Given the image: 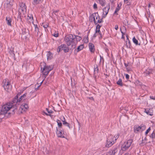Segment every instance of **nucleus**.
I'll return each instance as SVG.
<instances>
[{"label": "nucleus", "mask_w": 155, "mask_h": 155, "mask_svg": "<svg viewBox=\"0 0 155 155\" xmlns=\"http://www.w3.org/2000/svg\"><path fill=\"white\" fill-rule=\"evenodd\" d=\"M64 41L68 46L71 45L72 48H75L76 42H75L74 35L69 34L65 36Z\"/></svg>", "instance_id": "1"}, {"label": "nucleus", "mask_w": 155, "mask_h": 155, "mask_svg": "<svg viewBox=\"0 0 155 155\" xmlns=\"http://www.w3.org/2000/svg\"><path fill=\"white\" fill-rule=\"evenodd\" d=\"M54 68L53 65L47 66L45 63L44 68L41 67V70L42 74L44 75V77L45 78L49 71L52 70Z\"/></svg>", "instance_id": "2"}, {"label": "nucleus", "mask_w": 155, "mask_h": 155, "mask_svg": "<svg viewBox=\"0 0 155 155\" xmlns=\"http://www.w3.org/2000/svg\"><path fill=\"white\" fill-rule=\"evenodd\" d=\"M12 107L10 103H8L6 104L3 105L1 110L0 112V115H5L8 114V112Z\"/></svg>", "instance_id": "3"}, {"label": "nucleus", "mask_w": 155, "mask_h": 155, "mask_svg": "<svg viewBox=\"0 0 155 155\" xmlns=\"http://www.w3.org/2000/svg\"><path fill=\"white\" fill-rule=\"evenodd\" d=\"M115 136L113 137L111 134H110L109 135L108 137L107 138L106 141V147H109L111 146L115 142L114 140Z\"/></svg>", "instance_id": "4"}, {"label": "nucleus", "mask_w": 155, "mask_h": 155, "mask_svg": "<svg viewBox=\"0 0 155 155\" xmlns=\"http://www.w3.org/2000/svg\"><path fill=\"white\" fill-rule=\"evenodd\" d=\"M2 86L4 87V89L7 91L10 90L12 88L10 82L8 81L6 79L3 80L2 83Z\"/></svg>", "instance_id": "5"}, {"label": "nucleus", "mask_w": 155, "mask_h": 155, "mask_svg": "<svg viewBox=\"0 0 155 155\" xmlns=\"http://www.w3.org/2000/svg\"><path fill=\"white\" fill-rule=\"evenodd\" d=\"M28 108V104H22L20 106L18 111V113L20 114L23 113V112H25Z\"/></svg>", "instance_id": "6"}, {"label": "nucleus", "mask_w": 155, "mask_h": 155, "mask_svg": "<svg viewBox=\"0 0 155 155\" xmlns=\"http://www.w3.org/2000/svg\"><path fill=\"white\" fill-rule=\"evenodd\" d=\"M145 129V126L143 124L141 125L140 126L138 125H135L134 127V132L136 133H138L140 130L143 131Z\"/></svg>", "instance_id": "7"}, {"label": "nucleus", "mask_w": 155, "mask_h": 155, "mask_svg": "<svg viewBox=\"0 0 155 155\" xmlns=\"http://www.w3.org/2000/svg\"><path fill=\"white\" fill-rule=\"evenodd\" d=\"M110 8V5H109L106 6L103 9V18H105L106 17V15L108 13Z\"/></svg>", "instance_id": "8"}, {"label": "nucleus", "mask_w": 155, "mask_h": 155, "mask_svg": "<svg viewBox=\"0 0 155 155\" xmlns=\"http://www.w3.org/2000/svg\"><path fill=\"white\" fill-rule=\"evenodd\" d=\"M11 106H12V107L11 108H10V109L9 110H11L12 111V112H9L8 113V114H15V110H17V107L16 106V104H15V105H11Z\"/></svg>", "instance_id": "9"}, {"label": "nucleus", "mask_w": 155, "mask_h": 155, "mask_svg": "<svg viewBox=\"0 0 155 155\" xmlns=\"http://www.w3.org/2000/svg\"><path fill=\"white\" fill-rule=\"evenodd\" d=\"M144 112L147 115L152 116L153 115V110L152 108H147L145 110Z\"/></svg>", "instance_id": "10"}, {"label": "nucleus", "mask_w": 155, "mask_h": 155, "mask_svg": "<svg viewBox=\"0 0 155 155\" xmlns=\"http://www.w3.org/2000/svg\"><path fill=\"white\" fill-rule=\"evenodd\" d=\"M20 94H18L13 99L12 102L11 103V104L10 105H15V104H16V106H17V104L18 103V95H20Z\"/></svg>", "instance_id": "11"}, {"label": "nucleus", "mask_w": 155, "mask_h": 155, "mask_svg": "<svg viewBox=\"0 0 155 155\" xmlns=\"http://www.w3.org/2000/svg\"><path fill=\"white\" fill-rule=\"evenodd\" d=\"M56 133L58 137H61V138H65L64 136L63 135L62 131L61 130L60 131H58L57 128H56Z\"/></svg>", "instance_id": "12"}, {"label": "nucleus", "mask_w": 155, "mask_h": 155, "mask_svg": "<svg viewBox=\"0 0 155 155\" xmlns=\"http://www.w3.org/2000/svg\"><path fill=\"white\" fill-rule=\"evenodd\" d=\"M98 66L97 65H96L94 66V76L95 77H96V75H97L98 73Z\"/></svg>", "instance_id": "13"}, {"label": "nucleus", "mask_w": 155, "mask_h": 155, "mask_svg": "<svg viewBox=\"0 0 155 155\" xmlns=\"http://www.w3.org/2000/svg\"><path fill=\"white\" fill-rule=\"evenodd\" d=\"M89 47L90 50L91 52H93L94 51V45L93 44L91 43H89Z\"/></svg>", "instance_id": "14"}, {"label": "nucleus", "mask_w": 155, "mask_h": 155, "mask_svg": "<svg viewBox=\"0 0 155 155\" xmlns=\"http://www.w3.org/2000/svg\"><path fill=\"white\" fill-rule=\"evenodd\" d=\"M74 40L75 42H76V44L78 42L80 41L82 39L81 37L78 36L74 35Z\"/></svg>", "instance_id": "15"}, {"label": "nucleus", "mask_w": 155, "mask_h": 155, "mask_svg": "<svg viewBox=\"0 0 155 155\" xmlns=\"http://www.w3.org/2000/svg\"><path fill=\"white\" fill-rule=\"evenodd\" d=\"M94 16L93 13L90 16L89 20V21L91 22L94 21V24L96 25V21L95 20V19L94 18Z\"/></svg>", "instance_id": "16"}, {"label": "nucleus", "mask_w": 155, "mask_h": 155, "mask_svg": "<svg viewBox=\"0 0 155 155\" xmlns=\"http://www.w3.org/2000/svg\"><path fill=\"white\" fill-rule=\"evenodd\" d=\"M61 118H62L64 120H62V119L61 118V120H62V121L63 122V124L65 125V126H68L69 128V129H70L71 127L70 124L65 121L64 117H61Z\"/></svg>", "instance_id": "17"}, {"label": "nucleus", "mask_w": 155, "mask_h": 155, "mask_svg": "<svg viewBox=\"0 0 155 155\" xmlns=\"http://www.w3.org/2000/svg\"><path fill=\"white\" fill-rule=\"evenodd\" d=\"M62 46H63V49L65 53L69 51V49L67 47L66 45L65 44H62Z\"/></svg>", "instance_id": "18"}, {"label": "nucleus", "mask_w": 155, "mask_h": 155, "mask_svg": "<svg viewBox=\"0 0 155 155\" xmlns=\"http://www.w3.org/2000/svg\"><path fill=\"white\" fill-rule=\"evenodd\" d=\"M133 140L132 139L128 140L127 142L125 143V144L127 145V147L129 148Z\"/></svg>", "instance_id": "19"}, {"label": "nucleus", "mask_w": 155, "mask_h": 155, "mask_svg": "<svg viewBox=\"0 0 155 155\" xmlns=\"http://www.w3.org/2000/svg\"><path fill=\"white\" fill-rule=\"evenodd\" d=\"M6 21H7V24L8 25L11 26H12V19L9 18L7 17L6 18Z\"/></svg>", "instance_id": "20"}, {"label": "nucleus", "mask_w": 155, "mask_h": 155, "mask_svg": "<svg viewBox=\"0 0 155 155\" xmlns=\"http://www.w3.org/2000/svg\"><path fill=\"white\" fill-rule=\"evenodd\" d=\"M94 18L95 19V20H97L98 21V19H100V16L98 13V12H95L94 13Z\"/></svg>", "instance_id": "21"}, {"label": "nucleus", "mask_w": 155, "mask_h": 155, "mask_svg": "<svg viewBox=\"0 0 155 155\" xmlns=\"http://www.w3.org/2000/svg\"><path fill=\"white\" fill-rule=\"evenodd\" d=\"M119 148L118 147H114L113 149V150H112L113 153V155H114L115 154L117 153L119 149Z\"/></svg>", "instance_id": "22"}, {"label": "nucleus", "mask_w": 155, "mask_h": 155, "mask_svg": "<svg viewBox=\"0 0 155 155\" xmlns=\"http://www.w3.org/2000/svg\"><path fill=\"white\" fill-rule=\"evenodd\" d=\"M127 145H126L125 143H124V144L122 146L121 149L123 151H125L127 149L129 148L127 147Z\"/></svg>", "instance_id": "23"}, {"label": "nucleus", "mask_w": 155, "mask_h": 155, "mask_svg": "<svg viewBox=\"0 0 155 155\" xmlns=\"http://www.w3.org/2000/svg\"><path fill=\"white\" fill-rule=\"evenodd\" d=\"M117 84L118 85L121 86L123 85H124V84H123L122 79L121 78H120L118 81L117 82Z\"/></svg>", "instance_id": "24"}, {"label": "nucleus", "mask_w": 155, "mask_h": 155, "mask_svg": "<svg viewBox=\"0 0 155 155\" xmlns=\"http://www.w3.org/2000/svg\"><path fill=\"white\" fill-rule=\"evenodd\" d=\"M133 41V42L136 45H140V43L139 44L138 43V41L137 39H136L135 38V37H134L132 39Z\"/></svg>", "instance_id": "25"}, {"label": "nucleus", "mask_w": 155, "mask_h": 155, "mask_svg": "<svg viewBox=\"0 0 155 155\" xmlns=\"http://www.w3.org/2000/svg\"><path fill=\"white\" fill-rule=\"evenodd\" d=\"M84 46L83 45H79V46H78L77 48V52H78L79 51L81 50L84 48Z\"/></svg>", "instance_id": "26"}, {"label": "nucleus", "mask_w": 155, "mask_h": 155, "mask_svg": "<svg viewBox=\"0 0 155 155\" xmlns=\"http://www.w3.org/2000/svg\"><path fill=\"white\" fill-rule=\"evenodd\" d=\"M63 46L62 45L60 46H59L57 49V51L58 52H59L61 51H62L63 49Z\"/></svg>", "instance_id": "27"}, {"label": "nucleus", "mask_w": 155, "mask_h": 155, "mask_svg": "<svg viewBox=\"0 0 155 155\" xmlns=\"http://www.w3.org/2000/svg\"><path fill=\"white\" fill-rule=\"evenodd\" d=\"M100 3L101 5L102 6H104L105 5V0H98Z\"/></svg>", "instance_id": "28"}, {"label": "nucleus", "mask_w": 155, "mask_h": 155, "mask_svg": "<svg viewBox=\"0 0 155 155\" xmlns=\"http://www.w3.org/2000/svg\"><path fill=\"white\" fill-rule=\"evenodd\" d=\"M150 138L152 139H154L155 138V130L153 131V132L150 136Z\"/></svg>", "instance_id": "29"}, {"label": "nucleus", "mask_w": 155, "mask_h": 155, "mask_svg": "<svg viewBox=\"0 0 155 155\" xmlns=\"http://www.w3.org/2000/svg\"><path fill=\"white\" fill-rule=\"evenodd\" d=\"M20 8H26V6L25 4V3H24L23 2H21L20 3Z\"/></svg>", "instance_id": "30"}, {"label": "nucleus", "mask_w": 155, "mask_h": 155, "mask_svg": "<svg viewBox=\"0 0 155 155\" xmlns=\"http://www.w3.org/2000/svg\"><path fill=\"white\" fill-rule=\"evenodd\" d=\"M126 45H127V47L128 48H130L131 47V43H130V41H129V40H128V43H127V41L126 42Z\"/></svg>", "instance_id": "31"}, {"label": "nucleus", "mask_w": 155, "mask_h": 155, "mask_svg": "<svg viewBox=\"0 0 155 155\" xmlns=\"http://www.w3.org/2000/svg\"><path fill=\"white\" fill-rule=\"evenodd\" d=\"M35 32L38 35V32H39V31L37 25H36L35 27Z\"/></svg>", "instance_id": "32"}, {"label": "nucleus", "mask_w": 155, "mask_h": 155, "mask_svg": "<svg viewBox=\"0 0 155 155\" xmlns=\"http://www.w3.org/2000/svg\"><path fill=\"white\" fill-rule=\"evenodd\" d=\"M102 18L101 19H98V21H96V25H97V24L98 23H102L103 22V18Z\"/></svg>", "instance_id": "33"}, {"label": "nucleus", "mask_w": 155, "mask_h": 155, "mask_svg": "<svg viewBox=\"0 0 155 155\" xmlns=\"http://www.w3.org/2000/svg\"><path fill=\"white\" fill-rule=\"evenodd\" d=\"M41 0H34V4L37 5L39 3Z\"/></svg>", "instance_id": "34"}, {"label": "nucleus", "mask_w": 155, "mask_h": 155, "mask_svg": "<svg viewBox=\"0 0 155 155\" xmlns=\"http://www.w3.org/2000/svg\"><path fill=\"white\" fill-rule=\"evenodd\" d=\"M151 72L147 70L145 71L144 72L143 74L146 75H147L149 74Z\"/></svg>", "instance_id": "35"}, {"label": "nucleus", "mask_w": 155, "mask_h": 155, "mask_svg": "<svg viewBox=\"0 0 155 155\" xmlns=\"http://www.w3.org/2000/svg\"><path fill=\"white\" fill-rule=\"evenodd\" d=\"M135 84L136 85H141V83L138 80L136 81L135 82Z\"/></svg>", "instance_id": "36"}, {"label": "nucleus", "mask_w": 155, "mask_h": 155, "mask_svg": "<svg viewBox=\"0 0 155 155\" xmlns=\"http://www.w3.org/2000/svg\"><path fill=\"white\" fill-rule=\"evenodd\" d=\"M151 130V128L150 127H149L147 130L145 132V135L146 136H147V134L148 133L150 132V131Z\"/></svg>", "instance_id": "37"}, {"label": "nucleus", "mask_w": 155, "mask_h": 155, "mask_svg": "<svg viewBox=\"0 0 155 155\" xmlns=\"http://www.w3.org/2000/svg\"><path fill=\"white\" fill-rule=\"evenodd\" d=\"M46 110L48 112V113L50 114H53V111L51 110H49L48 108H46Z\"/></svg>", "instance_id": "38"}, {"label": "nucleus", "mask_w": 155, "mask_h": 155, "mask_svg": "<svg viewBox=\"0 0 155 155\" xmlns=\"http://www.w3.org/2000/svg\"><path fill=\"white\" fill-rule=\"evenodd\" d=\"M52 35L53 36H54L56 37H57L58 36L59 34L58 33H54L53 34H52Z\"/></svg>", "instance_id": "39"}, {"label": "nucleus", "mask_w": 155, "mask_h": 155, "mask_svg": "<svg viewBox=\"0 0 155 155\" xmlns=\"http://www.w3.org/2000/svg\"><path fill=\"white\" fill-rule=\"evenodd\" d=\"M26 8H20L19 9V11L20 12L21 11L22 12H23L25 10H26Z\"/></svg>", "instance_id": "40"}, {"label": "nucleus", "mask_w": 155, "mask_h": 155, "mask_svg": "<svg viewBox=\"0 0 155 155\" xmlns=\"http://www.w3.org/2000/svg\"><path fill=\"white\" fill-rule=\"evenodd\" d=\"M107 155H113V153L112 151H109L107 153Z\"/></svg>", "instance_id": "41"}, {"label": "nucleus", "mask_w": 155, "mask_h": 155, "mask_svg": "<svg viewBox=\"0 0 155 155\" xmlns=\"http://www.w3.org/2000/svg\"><path fill=\"white\" fill-rule=\"evenodd\" d=\"M120 7H121L119 6V4H118V5L116 9L119 11L120 8Z\"/></svg>", "instance_id": "42"}, {"label": "nucleus", "mask_w": 155, "mask_h": 155, "mask_svg": "<svg viewBox=\"0 0 155 155\" xmlns=\"http://www.w3.org/2000/svg\"><path fill=\"white\" fill-rule=\"evenodd\" d=\"M14 0H10L9 2H8V3H7V5H11V6L12 5L11 3V2H13Z\"/></svg>", "instance_id": "43"}, {"label": "nucleus", "mask_w": 155, "mask_h": 155, "mask_svg": "<svg viewBox=\"0 0 155 155\" xmlns=\"http://www.w3.org/2000/svg\"><path fill=\"white\" fill-rule=\"evenodd\" d=\"M58 125L59 128H61L62 126V124L61 122H58Z\"/></svg>", "instance_id": "44"}, {"label": "nucleus", "mask_w": 155, "mask_h": 155, "mask_svg": "<svg viewBox=\"0 0 155 155\" xmlns=\"http://www.w3.org/2000/svg\"><path fill=\"white\" fill-rule=\"evenodd\" d=\"M48 26V23H47L46 24H45L44 25H43V27H44L45 28H47Z\"/></svg>", "instance_id": "45"}, {"label": "nucleus", "mask_w": 155, "mask_h": 155, "mask_svg": "<svg viewBox=\"0 0 155 155\" xmlns=\"http://www.w3.org/2000/svg\"><path fill=\"white\" fill-rule=\"evenodd\" d=\"M93 8L94 9H96L97 8V5L96 3H95L93 5Z\"/></svg>", "instance_id": "46"}, {"label": "nucleus", "mask_w": 155, "mask_h": 155, "mask_svg": "<svg viewBox=\"0 0 155 155\" xmlns=\"http://www.w3.org/2000/svg\"><path fill=\"white\" fill-rule=\"evenodd\" d=\"M119 136V134H117V135L115 137V139L114 141H116L117 140Z\"/></svg>", "instance_id": "47"}, {"label": "nucleus", "mask_w": 155, "mask_h": 155, "mask_svg": "<svg viewBox=\"0 0 155 155\" xmlns=\"http://www.w3.org/2000/svg\"><path fill=\"white\" fill-rule=\"evenodd\" d=\"M27 64V62L26 61H24L23 64L22 65V67H23L24 66H26V64Z\"/></svg>", "instance_id": "48"}, {"label": "nucleus", "mask_w": 155, "mask_h": 155, "mask_svg": "<svg viewBox=\"0 0 155 155\" xmlns=\"http://www.w3.org/2000/svg\"><path fill=\"white\" fill-rule=\"evenodd\" d=\"M101 26L99 25V24H97L96 26V29H100V28L101 27Z\"/></svg>", "instance_id": "49"}, {"label": "nucleus", "mask_w": 155, "mask_h": 155, "mask_svg": "<svg viewBox=\"0 0 155 155\" xmlns=\"http://www.w3.org/2000/svg\"><path fill=\"white\" fill-rule=\"evenodd\" d=\"M101 32L100 31V29H96V32H95V33H98L99 34L100 33H101Z\"/></svg>", "instance_id": "50"}, {"label": "nucleus", "mask_w": 155, "mask_h": 155, "mask_svg": "<svg viewBox=\"0 0 155 155\" xmlns=\"http://www.w3.org/2000/svg\"><path fill=\"white\" fill-rule=\"evenodd\" d=\"M59 11V10H54L53 12V13H54L55 15H56L55 14V13L58 12Z\"/></svg>", "instance_id": "51"}, {"label": "nucleus", "mask_w": 155, "mask_h": 155, "mask_svg": "<svg viewBox=\"0 0 155 155\" xmlns=\"http://www.w3.org/2000/svg\"><path fill=\"white\" fill-rule=\"evenodd\" d=\"M26 94H27V93H25V94H24L23 95H21V98H24L26 95Z\"/></svg>", "instance_id": "52"}, {"label": "nucleus", "mask_w": 155, "mask_h": 155, "mask_svg": "<svg viewBox=\"0 0 155 155\" xmlns=\"http://www.w3.org/2000/svg\"><path fill=\"white\" fill-rule=\"evenodd\" d=\"M124 64L126 67L127 68V69L128 70V68H127V67L128 66V64H126V63H124Z\"/></svg>", "instance_id": "53"}, {"label": "nucleus", "mask_w": 155, "mask_h": 155, "mask_svg": "<svg viewBox=\"0 0 155 155\" xmlns=\"http://www.w3.org/2000/svg\"><path fill=\"white\" fill-rule=\"evenodd\" d=\"M23 98H21V97H20L19 99L18 98V102H20L21 100Z\"/></svg>", "instance_id": "54"}, {"label": "nucleus", "mask_w": 155, "mask_h": 155, "mask_svg": "<svg viewBox=\"0 0 155 155\" xmlns=\"http://www.w3.org/2000/svg\"><path fill=\"white\" fill-rule=\"evenodd\" d=\"M129 76L128 74H126V78L127 79V80L129 78Z\"/></svg>", "instance_id": "55"}, {"label": "nucleus", "mask_w": 155, "mask_h": 155, "mask_svg": "<svg viewBox=\"0 0 155 155\" xmlns=\"http://www.w3.org/2000/svg\"><path fill=\"white\" fill-rule=\"evenodd\" d=\"M115 28L116 30H117L118 28V25H116L115 27Z\"/></svg>", "instance_id": "56"}, {"label": "nucleus", "mask_w": 155, "mask_h": 155, "mask_svg": "<svg viewBox=\"0 0 155 155\" xmlns=\"http://www.w3.org/2000/svg\"><path fill=\"white\" fill-rule=\"evenodd\" d=\"M99 35H100V37H99V38H102V35L101 33H101H99Z\"/></svg>", "instance_id": "57"}, {"label": "nucleus", "mask_w": 155, "mask_h": 155, "mask_svg": "<svg viewBox=\"0 0 155 155\" xmlns=\"http://www.w3.org/2000/svg\"><path fill=\"white\" fill-rule=\"evenodd\" d=\"M118 11V10H117L115 9V10L114 13V14H116L117 15H118V14L117 13Z\"/></svg>", "instance_id": "58"}, {"label": "nucleus", "mask_w": 155, "mask_h": 155, "mask_svg": "<svg viewBox=\"0 0 155 155\" xmlns=\"http://www.w3.org/2000/svg\"><path fill=\"white\" fill-rule=\"evenodd\" d=\"M150 98L152 99L155 100V97L150 96Z\"/></svg>", "instance_id": "59"}, {"label": "nucleus", "mask_w": 155, "mask_h": 155, "mask_svg": "<svg viewBox=\"0 0 155 155\" xmlns=\"http://www.w3.org/2000/svg\"><path fill=\"white\" fill-rule=\"evenodd\" d=\"M43 113L45 114H46L47 116H49L50 115V114H48L46 113L45 112V111H43Z\"/></svg>", "instance_id": "60"}, {"label": "nucleus", "mask_w": 155, "mask_h": 155, "mask_svg": "<svg viewBox=\"0 0 155 155\" xmlns=\"http://www.w3.org/2000/svg\"><path fill=\"white\" fill-rule=\"evenodd\" d=\"M96 33H95L93 36V37L95 38L97 36Z\"/></svg>", "instance_id": "61"}, {"label": "nucleus", "mask_w": 155, "mask_h": 155, "mask_svg": "<svg viewBox=\"0 0 155 155\" xmlns=\"http://www.w3.org/2000/svg\"><path fill=\"white\" fill-rule=\"evenodd\" d=\"M41 84H40L39 86H38L37 88H35V89L36 90H38V89L39 87L40 86Z\"/></svg>", "instance_id": "62"}, {"label": "nucleus", "mask_w": 155, "mask_h": 155, "mask_svg": "<svg viewBox=\"0 0 155 155\" xmlns=\"http://www.w3.org/2000/svg\"><path fill=\"white\" fill-rule=\"evenodd\" d=\"M127 5H130V3L129 2H127Z\"/></svg>", "instance_id": "63"}, {"label": "nucleus", "mask_w": 155, "mask_h": 155, "mask_svg": "<svg viewBox=\"0 0 155 155\" xmlns=\"http://www.w3.org/2000/svg\"><path fill=\"white\" fill-rule=\"evenodd\" d=\"M124 155H129L128 153H126Z\"/></svg>", "instance_id": "64"}]
</instances>
